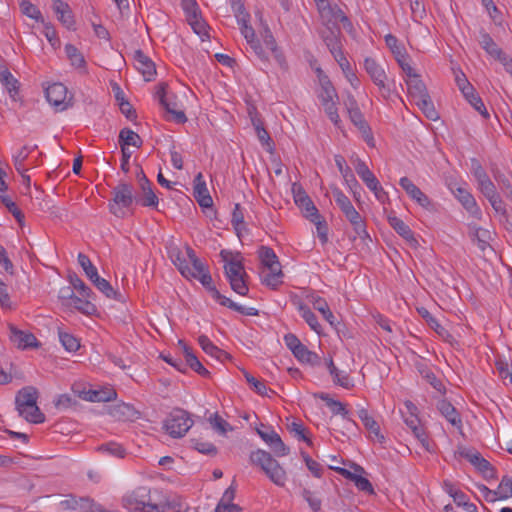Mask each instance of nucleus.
<instances>
[{
	"label": "nucleus",
	"mask_w": 512,
	"mask_h": 512,
	"mask_svg": "<svg viewBox=\"0 0 512 512\" xmlns=\"http://www.w3.org/2000/svg\"><path fill=\"white\" fill-rule=\"evenodd\" d=\"M193 195L198 204L203 208H210L213 205L212 197L209 194L203 175L199 172L194 178Z\"/></svg>",
	"instance_id": "obj_14"
},
{
	"label": "nucleus",
	"mask_w": 512,
	"mask_h": 512,
	"mask_svg": "<svg viewBox=\"0 0 512 512\" xmlns=\"http://www.w3.org/2000/svg\"><path fill=\"white\" fill-rule=\"evenodd\" d=\"M0 200L8 211L15 217V219L21 223L24 219V214L17 207L16 203L7 195H0Z\"/></svg>",
	"instance_id": "obj_62"
},
{
	"label": "nucleus",
	"mask_w": 512,
	"mask_h": 512,
	"mask_svg": "<svg viewBox=\"0 0 512 512\" xmlns=\"http://www.w3.org/2000/svg\"><path fill=\"white\" fill-rule=\"evenodd\" d=\"M416 105L422 110L425 116L430 120L438 119V113L435 110L433 102L429 95H424L423 98L415 101Z\"/></svg>",
	"instance_id": "obj_47"
},
{
	"label": "nucleus",
	"mask_w": 512,
	"mask_h": 512,
	"mask_svg": "<svg viewBox=\"0 0 512 512\" xmlns=\"http://www.w3.org/2000/svg\"><path fill=\"white\" fill-rule=\"evenodd\" d=\"M231 224L234 227L237 235H240V232L245 228L244 225V214L242 212L240 204H235L234 210L232 212Z\"/></svg>",
	"instance_id": "obj_59"
},
{
	"label": "nucleus",
	"mask_w": 512,
	"mask_h": 512,
	"mask_svg": "<svg viewBox=\"0 0 512 512\" xmlns=\"http://www.w3.org/2000/svg\"><path fill=\"white\" fill-rule=\"evenodd\" d=\"M87 299L88 298L82 299L78 296H75L74 300L72 301L73 307L83 314L92 315L96 311V307Z\"/></svg>",
	"instance_id": "obj_63"
},
{
	"label": "nucleus",
	"mask_w": 512,
	"mask_h": 512,
	"mask_svg": "<svg viewBox=\"0 0 512 512\" xmlns=\"http://www.w3.org/2000/svg\"><path fill=\"white\" fill-rule=\"evenodd\" d=\"M490 232L485 229L478 228L475 230L473 241L477 243L478 248L484 252L487 248H491L489 244Z\"/></svg>",
	"instance_id": "obj_58"
},
{
	"label": "nucleus",
	"mask_w": 512,
	"mask_h": 512,
	"mask_svg": "<svg viewBox=\"0 0 512 512\" xmlns=\"http://www.w3.org/2000/svg\"><path fill=\"white\" fill-rule=\"evenodd\" d=\"M321 17L327 21V25H329V23H332V25H337L338 22L343 23L344 27L346 25H351L348 17L337 5L332 6L330 4V9L326 8L322 12Z\"/></svg>",
	"instance_id": "obj_28"
},
{
	"label": "nucleus",
	"mask_w": 512,
	"mask_h": 512,
	"mask_svg": "<svg viewBox=\"0 0 512 512\" xmlns=\"http://www.w3.org/2000/svg\"><path fill=\"white\" fill-rule=\"evenodd\" d=\"M385 43L393 53L395 59L403 57V54L406 53L405 48L399 44L398 39L392 34L385 36Z\"/></svg>",
	"instance_id": "obj_61"
},
{
	"label": "nucleus",
	"mask_w": 512,
	"mask_h": 512,
	"mask_svg": "<svg viewBox=\"0 0 512 512\" xmlns=\"http://www.w3.org/2000/svg\"><path fill=\"white\" fill-rule=\"evenodd\" d=\"M168 256L173 262V264L178 268L179 272L186 278L189 277V273H191V268L187 264L186 259L182 255L181 250L178 247H171L168 251Z\"/></svg>",
	"instance_id": "obj_32"
},
{
	"label": "nucleus",
	"mask_w": 512,
	"mask_h": 512,
	"mask_svg": "<svg viewBox=\"0 0 512 512\" xmlns=\"http://www.w3.org/2000/svg\"><path fill=\"white\" fill-rule=\"evenodd\" d=\"M312 304L315 310L319 311L324 319L329 322L331 326L335 325V316L333 315L332 311L330 310L327 302L325 299L321 297H312Z\"/></svg>",
	"instance_id": "obj_39"
},
{
	"label": "nucleus",
	"mask_w": 512,
	"mask_h": 512,
	"mask_svg": "<svg viewBox=\"0 0 512 512\" xmlns=\"http://www.w3.org/2000/svg\"><path fill=\"white\" fill-rule=\"evenodd\" d=\"M297 206L301 210L302 215L308 220H310V218H314L320 215L318 209L316 208L310 197L305 199V201H303L302 203H298Z\"/></svg>",
	"instance_id": "obj_60"
},
{
	"label": "nucleus",
	"mask_w": 512,
	"mask_h": 512,
	"mask_svg": "<svg viewBox=\"0 0 512 512\" xmlns=\"http://www.w3.org/2000/svg\"><path fill=\"white\" fill-rule=\"evenodd\" d=\"M9 328V339L19 349L36 348L39 346V342L34 334L24 332L18 329L13 324L8 325Z\"/></svg>",
	"instance_id": "obj_11"
},
{
	"label": "nucleus",
	"mask_w": 512,
	"mask_h": 512,
	"mask_svg": "<svg viewBox=\"0 0 512 512\" xmlns=\"http://www.w3.org/2000/svg\"><path fill=\"white\" fill-rule=\"evenodd\" d=\"M134 413L133 407L125 403L115 405L110 411V414L119 420H127L132 417Z\"/></svg>",
	"instance_id": "obj_54"
},
{
	"label": "nucleus",
	"mask_w": 512,
	"mask_h": 512,
	"mask_svg": "<svg viewBox=\"0 0 512 512\" xmlns=\"http://www.w3.org/2000/svg\"><path fill=\"white\" fill-rule=\"evenodd\" d=\"M333 196L336 204L345 215L346 219L353 226L355 234L362 240H370L371 238L366 230V224L359 212L354 208L349 198L338 188L333 190Z\"/></svg>",
	"instance_id": "obj_3"
},
{
	"label": "nucleus",
	"mask_w": 512,
	"mask_h": 512,
	"mask_svg": "<svg viewBox=\"0 0 512 512\" xmlns=\"http://www.w3.org/2000/svg\"><path fill=\"white\" fill-rule=\"evenodd\" d=\"M151 490L147 486H139L122 497V505L130 512H148L151 504Z\"/></svg>",
	"instance_id": "obj_8"
},
{
	"label": "nucleus",
	"mask_w": 512,
	"mask_h": 512,
	"mask_svg": "<svg viewBox=\"0 0 512 512\" xmlns=\"http://www.w3.org/2000/svg\"><path fill=\"white\" fill-rule=\"evenodd\" d=\"M320 83L322 91L319 97L321 99L322 105H324L325 103H333V99L334 97H337V93L332 83L330 82L327 76L320 78Z\"/></svg>",
	"instance_id": "obj_42"
},
{
	"label": "nucleus",
	"mask_w": 512,
	"mask_h": 512,
	"mask_svg": "<svg viewBox=\"0 0 512 512\" xmlns=\"http://www.w3.org/2000/svg\"><path fill=\"white\" fill-rule=\"evenodd\" d=\"M191 414L182 409L174 408L164 420V429L172 438H181L193 426Z\"/></svg>",
	"instance_id": "obj_4"
},
{
	"label": "nucleus",
	"mask_w": 512,
	"mask_h": 512,
	"mask_svg": "<svg viewBox=\"0 0 512 512\" xmlns=\"http://www.w3.org/2000/svg\"><path fill=\"white\" fill-rule=\"evenodd\" d=\"M198 343L206 354L216 358L219 361H223L229 357L227 352L215 346L206 335H200L198 337Z\"/></svg>",
	"instance_id": "obj_31"
},
{
	"label": "nucleus",
	"mask_w": 512,
	"mask_h": 512,
	"mask_svg": "<svg viewBox=\"0 0 512 512\" xmlns=\"http://www.w3.org/2000/svg\"><path fill=\"white\" fill-rule=\"evenodd\" d=\"M416 367L423 379H425L435 390L445 394L446 389L444 384L440 379L436 377V375L427 365L423 363H417Z\"/></svg>",
	"instance_id": "obj_30"
},
{
	"label": "nucleus",
	"mask_w": 512,
	"mask_h": 512,
	"mask_svg": "<svg viewBox=\"0 0 512 512\" xmlns=\"http://www.w3.org/2000/svg\"><path fill=\"white\" fill-rule=\"evenodd\" d=\"M134 60L136 68L143 74L145 80H152V77L156 74L154 62L140 49L135 51Z\"/></svg>",
	"instance_id": "obj_17"
},
{
	"label": "nucleus",
	"mask_w": 512,
	"mask_h": 512,
	"mask_svg": "<svg viewBox=\"0 0 512 512\" xmlns=\"http://www.w3.org/2000/svg\"><path fill=\"white\" fill-rule=\"evenodd\" d=\"M136 178L138 180L139 187L143 192V197L139 198L137 202L144 207H156L158 205V197L152 189L151 182L141 168L136 173Z\"/></svg>",
	"instance_id": "obj_12"
},
{
	"label": "nucleus",
	"mask_w": 512,
	"mask_h": 512,
	"mask_svg": "<svg viewBox=\"0 0 512 512\" xmlns=\"http://www.w3.org/2000/svg\"><path fill=\"white\" fill-rule=\"evenodd\" d=\"M283 276L284 274L281 269V264L276 263L265 267V270L262 272V282L272 289H276L280 284H282Z\"/></svg>",
	"instance_id": "obj_22"
},
{
	"label": "nucleus",
	"mask_w": 512,
	"mask_h": 512,
	"mask_svg": "<svg viewBox=\"0 0 512 512\" xmlns=\"http://www.w3.org/2000/svg\"><path fill=\"white\" fill-rule=\"evenodd\" d=\"M292 353L303 363L315 364L319 361L317 354L310 351L304 344L299 345Z\"/></svg>",
	"instance_id": "obj_44"
},
{
	"label": "nucleus",
	"mask_w": 512,
	"mask_h": 512,
	"mask_svg": "<svg viewBox=\"0 0 512 512\" xmlns=\"http://www.w3.org/2000/svg\"><path fill=\"white\" fill-rule=\"evenodd\" d=\"M355 171L370 190H375L377 188L378 179L361 159H357L355 163Z\"/></svg>",
	"instance_id": "obj_27"
},
{
	"label": "nucleus",
	"mask_w": 512,
	"mask_h": 512,
	"mask_svg": "<svg viewBox=\"0 0 512 512\" xmlns=\"http://www.w3.org/2000/svg\"><path fill=\"white\" fill-rule=\"evenodd\" d=\"M364 69L373 83L378 87L379 94L384 99H389L392 93L394 81H389L384 68L371 57L364 59Z\"/></svg>",
	"instance_id": "obj_7"
},
{
	"label": "nucleus",
	"mask_w": 512,
	"mask_h": 512,
	"mask_svg": "<svg viewBox=\"0 0 512 512\" xmlns=\"http://www.w3.org/2000/svg\"><path fill=\"white\" fill-rule=\"evenodd\" d=\"M316 226L317 235L321 241V243L324 245L328 242V225L323 216L320 214L314 218H310L309 220Z\"/></svg>",
	"instance_id": "obj_52"
},
{
	"label": "nucleus",
	"mask_w": 512,
	"mask_h": 512,
	"mask_svg": "<svg viewBox=\"0 0 512 512\" xmlns=\"http://www.w3.org/2000/svg\"><path fill=\"white\" fill-rule=\"evenodd\" d=\"M463 96L465 99L474 107L476 111H478L484 118H489V113L478 95L475 91L474 87H472V91H466Z\"/></svg>",
	"instance_id": "obj_40"
},
{
	"label": "nucleus",
	"mask_w": 512,
	"mask_h": 512,
	"mask_svg": "<svg viewBox=\"0 0 512 512\" xmlns=\"http://www.w3.org/2000/svg\"><path fill=\"white\" fill-rule=\"evenodd\" d=\"M259 257L264 268L269 265L280 263L274 250L267 246H261L259 250Z\"/></svg>",
	"instance_id": "obj_56"
},
{
	"label": "nucleus",
	"mask_w": 512,
	"mask_h": 512,
	"mask_svg": "<svg viewBox=\"0 0 512 512\" xmlns=\"http://www.w3.org/2000/svg\"><path fill=\"white\" fill-rule=\"evenodd\" d=\"M298 309L310 328L315 332L320 333L321 325L318 323L316 315L310 310V308L307 305L300 303Z\"/></svg>",
	"instance_id": "obj_48"
},
{
	"label": "nucleus",
	"mask_w": 512,
	"mask_h": 512,
	"mask_svg": "<svg viewBox=\"0 0 512 512\" xmlns=\"http://www.w3.org/2000/svg\"><path fill=\"white\" fill-rule=\"evenodd\" d=\"M78 263L84 270L86 276L106 297L120 301L121 294L114 290L111 284L98 275L97 268L90 261L89 257L83 253L78 254Z\"/></svg>",
	"instance_id": "obj_6"
},
{
	"label": "nucleus",
	"mask_w": 512,
	"mask_h": 512,
	"mask_svg": "<svg viewBox=\"0 0 512 512\" xmlns=\"http://www.w3.org/2000/svg\"><path fill=\"white\" fill-rule=\"evenodd\" d=\"M250 461L253 465L259 466L275 485L280 487L285 485L286 471L270 453L258 449L250 454Z\"/></svg>",
	"instance_id": "obj_2"
},
{
	"label": "nucleus",
	"mask_w": 512,
	"mask_h": 512,
	"mask_svg": "<svg viewBox=\"0 0 512 512\" xmlns=\"http://www.w3.org/2000/svg\"><path fill=\"white\" fill-rule=\"evenodd\" d=\"M328 369L330 374L333 376V382L337 385H340L343 388L349 389L353 386L351 384L349 376L348 375H342L341 372L337 369V367L334 365L332 359H330L328 363Z\"/></svg>",
	"instance_id": "obj_50"
},
{
	"label": "nucleus",
	"mask_w": 512,
	"mask_h": 512,
	"mask_svg": "<svg viewBox=\"0 0 512 512\" xmlns=\"http://www.w3.org/2000/svg\"><path fill=\"white\" fill-rule=\"evenodd\" d=\"M479 43L481 47L492 57L501 55L502 50L498 47L492 37L484 30L480 31Z\"/></svg>",
	"instance_id": "obj_37"
},
{
	"label": "nucleus",
	"mask_w": 512,
	"mask_h": 512,
	"mask_svg": "<svg viewBox=\"0 0 512 512\" xmlns=\"http://www.w3.org/2000/svg\"><path fill=\"white\" fill-rule=\"evenodd\" d=\"M38 390L33 386H26L20 389L15 397L16 410L19 416L30 423H42L45 415L37 406Z\"/></svg>",
	"instance_id": "obj_1"
},
{
	"label": "nucleus",
	"mask_w": 512,
	"mask_h": 512,
	"mask_svg": "<svg viewBox=\"0 0 512 512\" xmlns=\"http://www.w3.org/2000/svg\"><path fill=\"white\" fill-rule=\"evenodd\" d=\"M497 499H507L512 496V478L503 476L497 489L495 490Z\"/></svg>",
	"instance_id": "obj_55"
},
{
	"label": "nucleus",
	"mask_w": 512,
	"mask_h": 512,
	"mask_svg": "<svg viewBox=\"0 0 512 512\" xmlns=\"http://www.w3.org/2000/svg\"><path fill=\"white\" fill-rule=\"evenodd\" d=\"M212 297L220 305L227 307L231 310H234L236 312H239L243 315L257 316L259 314V312L256 308H254V307L246 308L244 306L238 305L237 303L233 302L230 298L222 295L219 291H214V295Z\"/></svg>",
	"instance_id": "obj_24"
},
{
	"label": "nucleus",
	"mask_w": 512,
	"mask_h": 512,
	"mask_svg": "<svg viewBox=\"0 0 512 512\" xmlns=\"http://www.w3.org/2000/svg\"><path fill=\"white\" fill-rule=\"evenodd\" d=\"M224 273L228 280L247 276L242 261L230 262L228 265H224Z\"/></svg>",
	"instance_id": "obj_51"
},
{
	"label": "nucleus",
	"mask_w": 512,
	"mask_h": 512,
	"mask_svg": "<svg viewBox=\"0 0 512 512\" xmlns=\"http://www.w3.org/2000/svg\"><path fill=\"white\" fill-rule=\"evenodd\" d=\"M345 106L351 122L360 130L366 140L372 139L371 129L360 111L357 101L352 95H348Z\"/></svg>",
	"instance_id": "obj_10"
},
{
	"label": "nucleus",
	"mask_w": 512,
	"mask_h": 512,
	"mask_svg": "<svg viewBox=\"0 0 512 512\" xmlns=\"http://www.w3.org/2000/svg\"><path fill=\"white\" fill-rule=\"evenodd\" d=\"M59 340L62 346L69 352H76L80 348L79 340L68 332L61 329L58 331Z\"/></svg>",
	"instance_id": "obj_49"
},
{
	"label": "nucleus",
	"mask_w": 512,
	"mask_h": 512,
	"mask_svg": "<svg viewBox=\"0 0 512 512\" xmlns=\"http://www.w3.org/2000/svg\"><path fill=\"white\" fill-rule=\"evenodd\" d=\"M314 397L323 400L326 403V405L331 409V412L334 415H341L344 419L351 421L354 425H356V423L350 419L349 411L346 409V406L343 403L332 399L329 396V394L324 392L316 393L314 394Z\"/></svg>",
	"instance_id": "obj_25"
},
{
	"label": "nucleus",
	"mask_w": 512,
	"mask_h": 512,
	"mask_svg": "<svg viewBox=\"0 0 512 512\" xmlns=\"http://www.w3.org/2000/svg\"><path fill=\"white\" fill-rule=\"evenodd\" d=\"M329 468L335 470L337 473H339L344 478L354 482L355 486L359 490L367 492L369 494H374V489H373L371 482L367 478L363 477L362 475H358L355 472H351L345 468L334 467L332 465H329Z\"/></svg>",
	"instance_id": "obj_16"
},
{
	"label": "nucleus",
	"mask_w": 512,
	"mask_h": 512,
	"mask_svg": "<svg viewBox=\"0 0 512 512\" xmlns=\"http://www.w3.org/2000/svg\"><path fill=\"white\" fill-rule=\"evenodd\" d=\"M406 81L408 86V92L413 98L414 101H417L424 97V95H429L426 85L420 79L418 74H415Z\"/></svg>",
	"instance_id": "obj_29"
},
{
	"label": "nucleus",
	"mask_w": 512,
	"mask_h": 512,
	"mask_svg": "<svg viewBox=\"0 0 512 512\" xmlns=\"http://www.w3.org/2000/svg\"><path fill=\"white\" fill-rule=\"evenodd\" d=\"M252 123L259 141L267 147L268 151H272L274 147V142L272 141L269 133L263 127L262 121L260 119L252 118Z\"/></svg>",
	"instance_id": "obj_41"
},
{
	"label": "nucleus",
	"mask_w": 512,
	"mask_h": 512,
	"mask_svg": "<svg viewBox=\"0 0 512 512\" xmlns=\"http://www.w3.org/2000/svg\"><path fill=\"white\" fill-rule=\"evenodd\" d=\"M80 397L90 402H108L114 400L117 397V393L113 389L88 390L83 391Z\"/></svg>",
	"instance_id": "obj_26"
},
{
	"label": "nucleus",
	"mask_w": 512,
	"mask_h": 512,
	"mask_svg": "<svg viewBox=\"0 0 512 512\" xmlns=\"http://www.w3.org/2000/svg\"><path fill=\"white\" fill-rule=\"evenodd\" d=\"M418 313L421 315L423 319L426 320L428 325L440 336L445 337L448 334V331L441 326L438 321L432 316V314L425 308L421 307L417 309Z\"/></svg>",
	"instance_id": "obj_45"
},
{
	"label": "nucleus",
	"mask_w": 512,
	"mask_h": 512,
	"mask_svg": "<svg viewBox=\"0 0 512 512\" xmlns=\"http://www.w3.org/2000/svg\"><path fill=\"white\" fill-rule=\"evenodd\" d=\"M191 442H192L193 448L195 450H197L199 453H202L204 455H208L211 457L216 456L218 453L217 447L210 442H206L201 439H191Z\"/></svg>",
	"instance_id": "obj_53"
},
{
	"label": "nucleus",
	"mask_w": 512,
	"mask_h": 512,
	"mask_svg": "<svg viewBox=\"0 0 512 512\" xmlns=\"http://www.w3.org/2000/svg\"><path fill=\"white\" fill-rule=\"evenodd\" d=\"M143 141L140 136L129 128H123L119 133V144L121 149L132 145L137 148L141 147Z\"/></svg>",
	"instance_id": "obj_35"
},
{
	"label": "nucleus",
	"mask_w": 512,
	"mask_h": 512,
	"mask_svg": "<svg viewBox=\"0 0 512 512\" xmlns=\"http://www.w3.org/2000/svg\"><path fill=\"white\" fill-rule=\"evenodd\" d=\"M65 52L71 64L80 69L82 73H86V61L83 54L72 44L65 46Z\"/></svg>",
	"instance_id": "obj_36"
},
{
	"label": "nucleus",
	"mask_w": 512,
	"mask_h": 512,
	"mask_svg": "<svg viewBox=\"0 0 512 512\" xmlns=\"http://www.w3.org/2000/svg\"><path fill=\"white\" fill-rule=\"evenodd\" d=\"M182 7L186 13L189 25L202 18L196 0H182Z\"/></svg>",
	"instance_id": "obj_46"
},
{
	"label": "nucleus",
	"mask_w": 512,
	"mask_h": 512,
	"mask_svg": "<svg viewBox=\"0 0 512 512\" xmlns=\"http://www.w3.org/2000/svg\"><path fill=\"white\" fill-rule=\"evenodd\" d=\"M0 82L6 88L13 101L18 100L19 81L11 74L4 60L0 61Z\"/></svg>",
	"instance_id": "obj_13"
},
{
	"label": "nucleus",
	"mask_w": 512,
	"mask_h": 512,
	"mask_svg": "<svg viewBox=\"0 0 512 512\" xmlns=\"http://www.w3.org/2000/svg\"><path fill=\"white\" fill-rule=\"evenodd\" d=\"M186 253L192 264L191 273H189V277L196 278L200 276L202 273L208 271L207 267L200 261V259L196 256L195 251L190 246H186Z\"/></svg>",
	"instance_id": "obj_38"
},
{
	"label": "nucleus",
	"mask_w": 512,
	"mask_h": 512,
	"mask_svg": "<svg viewBox=\"0 0 512 512\" xmlns=\"http://www.w3.org/2000/svg\"><path fill=\"white\" fill-rule=\"evenodd\" d=\"M68 281L71 286L77 290L83 298H90L93 291L88 287L75 272H69Z\"/></svg>",
	"instance_id": "obj_43"
},
{
	"label": "nucleus",
	"mask_w": 512,
	"mask_h": 512,
	"mask_svg": "<svg viewBox=\"0 0 512 512\" xmlns=\"http://www.w3.org/2000/svg\"><path fill=\"white\" fill-rule=\"evenodd\" d=\"M455 196L469 213L472 215H480V209L477 206L474 197L468 191L459 187L455 192Z\"/></svg>",
	"instance_id": "obj_33"
},
{
	"label": "nucleus",
	"mask_w": 512,
	"mask_h": 512,
	"mask_svg": "<svg viewBox=\"0 0 512 512\" xmlns=\"http://www.w3.org/2000/svg\"><path fill=\"white\" fill-rule=\"evenodd\" d=\"M53 11L57 15L58 20L68 29H74L75 20L69 5L62 0H54Z\"/></svg>",
	"instance_id": "obj_21"
},
{
	"label": "nucleus",
	"mask_w": 512,
	"mask_h": 512,
	"mask_svg": "<svg viewBox=\"0 0 512 512\" xmlns=\"http://www.w3.org/2000/svg\"><path fill=\"white\" fill-rule=\"evenodd\" d=\"M133 185L126 182H119V184L113 188V198L109 202L110 212L119 218L125 217V211L123 208H129L134 201L137 202V198L133 195Z\"/></svg>",
	"instance_id": "obj_5"
},
{
	"label": "nucleus",
	"mask_w": 512,
	"mask_h": 512,
	"mask_svg": "<svg viewBox=\"0 0 512 512\" xmlns=\"http://www.w3.org/2000/svg\"><path fill=\"white\" fill-rule=\"evenodd\" d=\"M161 106L166 110L167 113L172 115L173 120L175 122L183 124L187 121L185 113L181 110L176 109V103L167 100L165 101V104H161Z\"/></svg>",
	"instance_id": "obj_57"
},
{
	"label": "nucleus",
	"mask_w": 512,
	"mask_h": 512,
	"mask_svg": "<svg viewBox=\"0 0 512 512\" xmlns=\"http://www.w3.org/2000/svg\"><path fill=\"white\" fill-rule=\"evenodd\" d=\"M67 93V87L62 83H54L45 91L47 101L59 111H63L73 105L72 97L67 99Z\"/></svg>",
	"instance_id": "obj_9"
},
{
	"label": "nucleus",
	"mask_w": 512,
	"mask_h": 512,
	"mask_svg": "<svg viewBox=\"0 0 512 512\" xmlns=\"http://www.w3.org/2000/svg\"><path fill=\"white\" fill-rule=\"evenodd\" d=\"M20 7H21V11L24 15H26L32 19H35L36 21L44 22V19L42 17L40 10L31 2L22 1Z\"/></svg>",
	"instance_id": "obj_64"
},
{
	"label": "nucleus",
	"mask_w": 512,
	"mask_h": 512,
	"mask_svg": "<svg viewBox=\"0 0 512 512\" xmlns=\"http://www.w3.org/2000/svg\"><path fill=\"white\" fill-rule=\"evenodd\" d=\"M399 185L423 208L428 209L431 206L430 199L408 177H402Z\"/></svg>",
	"instance_id": "obj_15"
},
{
	"label": "nucleus",
	"mask_w": 512,
	"mask_h": 512,
	"mask_svg": "<svg viewBox=\"0 0 512 512\" xmlns=\"http://www.w3.org/2000/svg\"><path fill=\"white\" fill-rule=\"evenodd\" d=\"M388 222L390 226L402 237L406 240V242L411 247H416L418 245L417 239L414 237V233L410 229V227L404 223L400 218L396 216H388Z\"/></svg>",
	"instance_id": "obj_20"
},
{
	"label": "nucleus",
	"mask_w": 512,
	"mask_h": 512,
	"mask_svg": "<svg viewBox=\"0 0 512 512\" xmlns=\"http://www.w3.org/2000/svg\"><path fill=\"white\" fill-rule=\"evenodd\" d=\"M335 164L337 168L339 169L342 177L344 178L347 185L350 187V189L353 191L354 196L356 197V190L355 189H361L358 181L356 180L354 174L352 173V170L349 166L346 165V161L343 156L341 155H335L334 157Z\"/></svg>",
	"instance_id": "obj_23"
},
{
	"label": "nucleus",
	"mask_w": 512,
	"mask_h": 512,
	"mask_svg": "<svg viewBox=\"0 0 512 512\" xmlns=\"http://www.w3.org/2000/svg\"><path fill=\"white\" fill-rule=\"evenodd\" d=\"M341 34L340 28L337 25L329 26L321 31V38L329 49L330 53H335L337 50L342 49L339 36Z\"/></svg>",
	"instance_id": "obj_19"
},
{
	"label": "nucleus",
	"mask_w": 512,
	"mask_h": 512,
	"mask_svg": "<svg viewBox=\"0 0 512 512\" xmlns=\"http://www.w3.org/2000/svg\"><path fill=\"white\" fill-rule=\"evenodd\" d=\"M185 369L190 367L193 371L203 377H209L210 372L199 361L198 357L193 353L191 348H185Z\"/></svg>",
	"instance_id": "obj_34"
},
{
	"label": "nucleus",
	"mask_w": 512,
	"mask_h": 512,
	"mask_svg": "<svg viewBox=\"0 0 512 512\" xmlns=\"http://www.w3.org/2000/svg\"><path fill=\"white\" fill-rule=\"evenodd\" d=\"M437 409L445 419L458 429L462 428V419L460 413L446 399H442L437 403Z\"/></svg>",
	"instance_id": "obj_18"
}]
</instances>
